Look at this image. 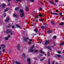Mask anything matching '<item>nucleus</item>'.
Listing matches in <instances>:
<instances>
[{"label":"nucleus","mask_w":64,"mask_h":64,"mask_svg":"<svg viewBox=\"0 0 64 64\" xmlns=\"http://www.w3.org/2000/svg\"><path fill=\"white\" fill-rule=\"evenodd\" d=\"M20 11L21 12V13H22V14L21 15V17H22L23 16H24V13L23 12V10H22V9H20Z\"/></svg>","instance_id":"nucleus-1"},{"label":"nucleus","mask_w":64,"mask_h":64,"mask_svg":"<svg viewBox=\"0 0 64 64\" xmlns=\"http://www.w3.org/2000/svg\"><path fill=\"white\" fill-rule=\"evenodd\" d=\"M34 46H35V45L34 44L32 46V47L30 49V50H29L30 52H33V51H34V50L33 49V48H34Z\"/></svg>","instance_id":"nucleus-2"},{"label":"nucleus","mask_w":64,"mask_h":64,"mask_svg":"<svg viewBox=\"0 0 64 64\" xmlns=\"http://www.w3.org/2000/svg\"><path fill=\"white\" fill-rule=\"evenodd\" d=\"M11 30L10 29H8L6 30V32L7 34H8L10 33V32L11 31Z\"/></svg>","instance_id":"nucleus-3"},{"label":"nucleus","mask_w":64,"mask_h":64,"mask_svg":"<svg viewBox=\"0 0 64 64\" xmlns=\"http://www.w3.org/2000/svg\"><path fill=\"white\" fill-rule=\"evenodd\" d=\"M25 41H27V39H28L29 38L28 37H23Z\"/></svg>","instance_id":"nucleus-4"},{"label":"nucleus","mask_w":64,"mask_h":64,"mask_svg":"<svg viewBox=\"0 0 64 64\" xmlns=\"http://www.w3.org/2000/svg\"><path fill=\"white\" fill-rule=\"evenodd\" d=\"M17 49L18 50H19L20 47H21V46H20V44L18 45L17 46Z\"/></svg>","instance_id":"nucleus-5"},{"label":"nucleus","mask_w":64,"mask_h":64,"mask_svg":"<svg viewBox=\"0 0 64 64\" xmlns=\"http://www.w3.org/2000/svg\"><path fill=\"white\" fill-rule=\"evenodd\" d=\"M27 60L28 61V64H31V60H30V58H28Z\"/></svg>","instance_id":"nucleus-6"},{"label":"nucleus","mask_w":64,"mask_h":64,"mask_svg":"<svg viewBox=\"0 0 64 64\" xmlns=\"http://www.w3.org/2000/svg\"><path fill=\"white\" fill-rule=\"evenodd\" d=\"M46 42H44V44L46 45H47V44H50L48 41L47 40H46Z\"/></svg>","instance_id":"nucleus-7"},{"label":"nucleus","mask_w":64,"mask_h":64,"mask_svg":"<svg viewBox=\"0 0 64 64\" xmlns=\"http://www.w3.org/2000/svg\"><path fill=\"white\" fill-rule=\"evenodd\" d=\"M51 14H52V15H58L59 14V13H53V12H51Z\"/></svg>","instance_id":"nucleus-8"},{"label":"nucleus","mask_w":64,"mask_h":64,"mask_svg":"<svg viewBox=\"0 0 64 64\" xmlns=\"http://www.w3.org/2000/svg\"><path fill=\"white\" fill-rule=\"evenodd\" d=\"M0 46L2 48H5V46L4 44H1Z\"/></svg>","instance_id":"nucleus-9"},{"label":"nucleus","mask_w":64,"mask_h":64,"mask_svg":"<svg viewBox=\"0 0 64 64\" xmlns=\"http://www.w3.org/2000/svg\"><path fill=\"white\" fill-rule=\"evenodd\" d=\"M10 18H8L6 19L5 20V22H9V21Z\"/></svg>","instance_id":"nucleus-10"},{"label":"nucleus","mask_w":64,"mask_h":64,"mask_svg":"<svg viewBox=\"0 0 64 64\" xmlns=\"http://www.w3.org/2000/svg\"><path fill=\"white\" fill-rule=\"evenodd\" d=\"M2 6L3 8H5L6 7V4H3Z\"/></svg>","instance_id":"nucleus-11"},{"label":"nucleus","mask_w":64,"mask_h":64,"mask_svg":"<svg viewBox=\"0 0 64 64\" xmlns=\"http://www.w3.org/2000/svg\"><path fill=\"white\" fill-rule=\"evenodd\" d=\"M38 16H39V17H42L43 16V15L41 14H38Z\"/></svg>","instance_id":"nucleus-12"},{"label":"nucleus","mask_w":64,"mask_h":64,"mask_svg":"<svg viewBox=\"0 0 64 64\" xmlns=\"http://www.w3.org/2000/svg\"><path fill=\"white\" fill-rule=\"evenodd\" d=\"M16 26H17V27H18V28H19L20 29H21V26H20V25L18 24H16Z\"/></svg>","instance_id":"nucleus-13"},{"label":"nucleus","mask_w":64,"mask_h":64,"mask_svg":"<svg viewBox=\"0 0 64 64\" xmlns=\"http://www.w3.org/2000/svg\"><path fill=\"white\" fill-rule=\"evenodd\" d=\"M10 34L11 35H12L13 34V32H12V30H11V31H10Z\"/></svg>","instance_id":"nucleus-14"},{"label":"nucleus","mask_w":64,"mask_h":64,"mask_svg":"<svg viewBox=\"0 0 64 64\" xmlns=\"http://www.w3.org/2000/svg\"><path fill=\"white\" fill-rule=\"evenodd\" d=\"M20 9V8L19 7H18L16 8H15L14 10H18V9Z\"/></svg>","instance_id":"nucleus-15"},{"label":"nucleus","mask_w":64,"mask_h":64,"mask_svg":"<svg viewBox=\"0 0 64 64\" xmlns=\"http://www.w3.org/2000/svg\"><path fill=\"white\" fill-rule=\"evenodd\" d=\"M50 2L52 4H53V5H55V4L52 1L50 0Z\"/></svg>","instance_id":"nucleus-16"},{"label":"nucleus","mask_w":64,"mask_h":64,"mask_svg":"<svg viewBox=\"0 0 64 64\" xmlns=\"http://www.w3.org/2000/svg\"><path fill=\"white\" fill-rule=\"evenodd\" d=\"M8 10H9V8H7L6 10H4V12H7V11Z\"/></svg>","instance_id":"nucleus-17"},{"label":"nucleus","mask_w":64,"mask_h":64,"mask_svg":"<svg viewBox=\"0 0 64 64\" xmlns=\"http://www.w3.org/2000/svg\"><path fill=\"white\" fill-rule=\"evenodd\" d=\"M15 63L16 64H21V63L20 62H19L17 61H16L15 62Z\"/></svg>","instance_id":"nucleus-18"},{"label":"nucleus","mask_w":64,"mask_h":64,"mask_svg":"<svg viewBox=\"0 0 64 64\" xmlns=\"http://www.w3.org/2000/svg\"><path fill=\"white\" fill-rule=\"evenodd\" d=\"M26 11H29V8L28 6L26 7Z\"/></svg>","instance_id":"nucleus-19"},{"label":"nucleus","mask_w":64,"mask_h":64,"mask_svg":"<svg viewBox=\"0 0 64 64\" xmlns=\"http://www.w3.org/2000/svg\"><path fill=\"white\" fill-rule=\"evenodd\" d=\"M4 39L6 40H8V37H6L4 38Z\"/></svg>","instance_id":"nucleus-20"},{"label":"nucleus","mask_w":64,"mask_h":64,"mask_svg":"<svg viewBox=\"0 0 64 64\" xmlns=\"http://www.w3.org/2000/svg\"><path fill=\"white\" fill-rule=\"evenodd\" d=\"M56 56H57V57H61V55H60L59 54H56Z\"/></svg>","instance_id":"nucleus-21"},{"label":"nucleus","mask_w":64,"mask_h":64,"mask_svg":"<svg viewBox=\"0 0 64 64\" xmlns=\"http://www.w3.org/2000/svg\"><path fill=\"white\" fill-rule=\"evenodd\" d=\"M13 16L14 17H16V18H17L18 17V16L17 15H16L15 14H14L13 15Z\"/></svg>","instance_id":"nucleus-22"},{"label":"nucleus","mask_w":64,"mask_h":64,"mask_svg":"<svg viewBox=\"0 0 64 64\" xmlns=\"http://www.w3.org/2000/svg\"><path fill=\"white\" fill-rule=\"evenodd\" d=\"M22 56H24V58H26V56H25V54L24 53L22 54Z\"/></svg>","instance_id":"nucleus-23"},{"label":"nucleus","mask_w":64,"mask_h":64,"mask_svg":"<svg viewBox=\"0 0 64 64\" xmlns=\"http://www.w3.org/2000/svg\"><path fill=\"white\" fill-rule=\"evenodd\" d=\"M63 44H64V42H62V43H60V45H63Z\"/></svg>","instance_id":"nucleus-24"},{"label":"nucleus","mask_w":64,"mask_h":64,"mask_svg":"<svg viewBox=\"0 0 64 64\" xmlns=\"http://www.w3.org/2000/svg\"><path fill=\"white\" fill-rule=\"evenodd\" d=\"M48 33H50L52 32V30H50V31H48L47 32Z\"/></svg>","instance_id":"nucleus-25"},{"label":"nucleus","mask_w":64,"mask_h":64,"mask_svg":"<svg viewBox=\"0 0 64 64\" xmlns=\"http://www.w3.org/2000/svg\"><path fill=\"white\" fill-rule=\"evenodd\" d=\"M44 20H45V19L44 18L40 20V21H43Z\"/></svg>","instance_id":"nucleus-26"},{"label":"nucleus","mask_w":64,"mask_h":64,"mask_svg":"<svg viewBox=\"0 0 64 64\" xmlns=\"http://www.w3.org/2000/svg\"><path fill=\"white\" fill-rule=\"evenodd\" d=\"M48 48L50 50H52V48H50V46H48Z\"/></svg>","instance_id":"nucleus-27"},{"label":"nucleus","mask_w":64,"mask_h":64,"mask_svg":"<svg viewBox=\"0 0 64 64\" xmlns=\"http://www.w3.org/2000/svg\"><path fill=\"white\" fill-rule=\"evenodd\" d=\"M40 53H42V54H44L45 53V52L43 51H42L40 50Z\"/></svg>","instance_id":"nucleus-28"},{"label":"nucleus","mask_w":64,"mask_h":64,"mask_svg":"<svg viewBox=\"0 0 64 64\" xmlns=\"http://www.w3.org/2000/svg\"><path fill=\"white\" fill-rule=\"evenodd\" d=\"M59 14L60 15V16H61V17H62V13L60 12Z\"/></svg>","instance_id":"nucleus-29"},{"label":"nucleus","mask_w":64,"mask_h":64,"mask_svg":"<svg viewBox=\"0 0 64 64\" xmlns=\"http://www.w3.org/2000/svg\"><path fill=\"white\" fill-rule=\"evenodd\" d=\"M44 58H43L42 59H41V60H40V61H42V60H44Z\"/></svg>","instance_id":"nucleus-30"},{"label":"nucleus","mask_w":64,"mask_h":64,"mask_svg":"<svg viewBox=\"0 0 64 64\" xmlns=\"http://www.w3.org/2000/svg\"><path fill=\"white\" fill-rule=\"evenodd\" d=\"M45 28V27H44V26H41V28H42V29H44Z\"/></svg>","instance_id":"nucleus-31"},{"label":"nucleus","mask_w":64,"mask_h":64,"mask_svg":"<svg viewBox=\"0 0 64 64\" xmlns=\"http://www.w3.org/2000/svg\"><path fill=\"white\" fill-rule=\"evenodd\" d=\"M55 11L56 12H59V10H55Z\"/></svg>","instance_id":"nucleus-32"},{"label":"nucleus","mask_w":64,"mask_h":64,"mask_svg":"<svg viewBox=\"0 0 64 64\" xmlns=\"http://www.w3.org/2000/svg\"><path fill=\"white\" fill-rule=\"evenodd\" d=\"M47 54H48V56H50V54L49 53V52H48Z\"/></svg>","instance_id":"nucleus-33"},{"label":"nucleus","mask_w":64,"mask_h":64,"mask_svg":"<svg viewBox=\"0 0 64 64\" xmlns=\"http://www.w3.org/2000/svg\"><path fill=\"white\" fill-rule=\"evenodd\" d=\"M4 17H5L6 16V14L4 13Z\"/></svg>","instance_id":"nucleus-34"},{"label":"nucleus","mask_w":64,"mask_h":64,"mask_svg":"<svg viewBox=\"0 0 64 64\" xmlns=\"http://www.w3.org/2000/svg\"><path fill=\"white\" fill-rule=\"evenodd\" d=\"M48 64H50V59H48Z\"/></svg>","instance_id":"nucleus-35"},{"label":"nucleus","mask_w":64,"mask_h":64,"mask_svg":"<svg viewBox=\"0 0 64 64\" xmlns=\"http://www.w3.org/2000/svg\"><path fill=\"white\" fill-rule=\"evenodd\" d=\"M57 52L58 53H59V54H60L61 52L60 51H58Z\"/></svg>","instance_id":"nucleus-36"},{"label":"nucleus","mask_w":64,"mask_h":64,"mask_svg":"<svg viewBox=\"0 0 64 64\" xmlns=\"http://www.w3.org/2000/svg\"><path fill=\"white\" fill-rule=\"evenodd\" d=\"M37 29H36L34 30V31H35V32H37Z\"/></svg>","instance_id":"nucleus-37"},{"label":"nucleus","mask_w":64,"mask_h":64,"mask_svg":"<svg viewBox=\"0 0 64 64\" xmlns=\"http://www.w3.org/2000/svg\"><path fill=\"white\" fill-rule=\"evenodd\" d=\"M39 9H40V10H41V11H42V8H40Z\"/></svg>","instance_id":"nucleus-38"},{"label":"nucleus","mask_w":64,"mask_h":64,"mask_svg":"<svg viewBox=\"0 0 64 64\" xmlns=\"http://www.w3.org/2000/svg\"><path fill=\"white\" fill-rule=\"evenodd\" d=\"M64 24V23H62L60 24V25H63Z\"/></svg>","instance_id":"nucleus-39"},{"label":"nucleus","mask_w":64,"mask_h":64,"mask_svg":"<svg viewBox=\"0 0 64 64\" xmlns=\"http://www.w3.org/2000/svg\"><path fill=\"white\" fill-rule=\"evenodd\" d=\"M16 2H18V1H21V0H16Z\"/></svg>","instance_id":"nucleus-40"},{"label":"nucleus","mask_w":64,"mask_h":64,"mask_svg":"<svg viewBox=\"0 0 64 64\" xmlns=\"http://www.w3.org/2000/svg\"><path fill=\"white\" fill-rule=\"evenodd\" d=\"M5 50L4 49L3 50H2V52H5Z\"/></svg>","instance_id":"nucleus-41"},{"label":"nucleus","mask_w":64,"mask_h":64,"mask_svg":"<svg viewBox=\"0 0 64 64\" xmlns=\"http://www.w3.org/2000/svg\"><path fill=\"white\" fill-rule=\"evenodd\" d=\"M10 26L11 25H10V24H9L8 27V28H9V27H10Z\"/></svg>","instance_id":"nucleus-42"},{"label":"nucleus","mask_w":64,"mask_h":64,"mask_svg":"<svg viewBox=\"0 0 64 64\" xmlns=\"http://www.w3.org/2000/svg\"><path fill=\"white\" fill-rule=\"evenodd\" d=\"M56 38V36H54V39H55V38Z\"/></svg>","instance_id":"nucleus-43"},{"label":"nucleus","mask_w":64,"mask_h":64,"mask_svg":"<svg viewBox=\"0 0 64 64\" xmlns=\"http://www.w3.org/2000/svg\"><path fill=\"white\" fill-rule=\"evenodd\" d=\"M55 1L56 2H58V0H55Z\"/></svg>","instance_id":"nucleus-44"},{"label":"nucleus","mask_w":64,"mask_h":64,"mask_svg":"<svg viewBox=\"0 0 64 64\" xmlns=\"http://www.w3.org/2000/svg\"><path fill=\"white\" fill-rule=\"evenodd\" d=\"M32 2H34V0H30Z\"/></svg>","instance_id":"nucleus-45"},{"label":"nucleus","mask_w":64,"mask_h":64,"mask_svg":"<svg viewBox=\"0 0 64 64\" xmlns=\"http://www.w3.org/2000/svg\"><path fill=\"white\" fill-rule=\"evenodd\" d=\"M14 26H12V28H14Z\"/></svg>","instance_id":"nucleus-46"},{"label":"nucleus","mask_w":64,"mask_h":64,"mask_svg":"<svg viewBox=\"0 0 64 64\" xmlns=\"http://www.w3.org/2000/svg\"><path fill=\"white\" fill-rule=\"evenodd\" d=\"M35 52H38V50H35Z\"/></svg>","instance_id":"nucleus-47"},{"label":"nucleus","mask_w":64,"mask_h":64,"mask_svg":"<svg viewBox=\"0 0 64 64\" xmlns=\"http://www.w3.org/2000/svg\"><path fill=\"white\" fill-rule=\"evenodd\" d=\"M31 44V42H30L29 43H28V44Z\"/></svg>","instance_id":"nucleus-48"},{"label":"nucleus","mask_w":64,"mask_h":64,"mask_svg":"<svg viewBox=\"0 0 64 64\" xmlns=\"http://www.w3.org/2000/svg\"><path fill=\"white\" fill-rule=\"evenodd\" d=\"M2 53V52H1V51L0 50V54H1ZM0 55H1V54H0Z\"/></svg>","instance_id":"nucleus-49"},{"label":"nucleus","mask_w":64,"mask_h":64,"mask_svg":"<svg viewBox=\"0 0 64 64\" xmlns=\"http://www.w3.org/2000/svg\"><path fill=\"white\" fill-rule=\"evenodd\" d=\"M34 60H37V58H34Z\"/></svg>","instance_id":"nucleus-50"},{"label":"nucleus","mask_w":64,"mask_h":64,"mask_svg":"<svg viewBox=\"0 0 64 64\" xmlns=\"http://www.w3.org/2000/svg\"><path fill=\"white\" fill-rule=\"evenodd\" d=\"M40 56H43V55H42V54H40Z\"/></svg>","instance_id":"nucleus-51"},{"label":"nucleus","mask_w":64,"mask_h":64,"mask_svg":"<svg viewBox=\"0 0 64 64\" xmlns=\"http://www.w3.org/2000/svg\"><path fill=\"white\" fill-rule=\"evenodd\" d=\"M8 38H9V37H10V36H9V35H8Z\"/></svg>","instance_id":"nucleus-52"},{"label":"nucleus","mask_w":64,"mask_h":64,"mask_svg":"<svg viewBox=\"0 0 64 64\" xmlns=\"http://www.w3.org/2000/svg\"><path fill=\"white\" fill-rule=\"evenodd\" d=\"M51 41V40H48V41Z\"/></svg>","instance_id":"nucleus-53"},{"label":"nucleus","mask_w":64,"mask_h":64,"mask_svg":"<svg viewBox=\"0 0 64 64\" xmlns=\"http://www.w3.org/2000/svg\"><path fill=\"white\" fill-rule=\"evenodd\" d=\"M32 39H30V40L29 41H32Z\"/></svg>","instance_id":"nucleus-54"},{"label":"nucleus","mask_w":64,"mask_h":64,"mask_svg":"<svg viewBox=\"0 0 64 64\" xmlns=\"http://www.w3.org/2000/svg\"><path fill=\"white\" fill-rule=\"evenodd\" d=\"M55 62H52V64H54V63Z\"/></svg>","instance_id":"nucleus-55"},{"label":"nucleus","mask_w":64,"mask_h":64,"mask_svg":"<svg viewBox=\"0 0 64 64\" xmlns=\"http://www.w3.org/2000/svg\"><path fill=\"white\" fill-rule=\"evenodd\" d=\"M36 18H37V19H38V16H36Z\"/></svg>","instance_id":"nucleus-56"},{"label":"nucleus","mask_w":64,"mask_h":64,"mask_svg":"<svg viewBox=\"0 0 64 64\" xmlns=\"http://www.w3.org/2000/svg\"><path fill=\"white\" fill-rule=\"evenodd\" d=\"M53 23V22H51V23H52V24Z\"/></svg>","instance_id":"nucleus-57"},{"label":"nucleus","mask_w":64,"mask_h":64,"mask_svg":"<svg viewBox=\"0 0 64 64\" xmlns=\"http://www.w3.org/2000/svg\"><path fill=\"white\" fill-rule=\"evenodd\" d=\"M39 43H40V44H41V42L40 41L39 42Z\"/></svg>","instance_id":"nucleus-58"},{"label":"nucleus","mask_w":64,"mask_h":64,"mask_svg":"<svg viewBox=\"0 0 64 64\" xmlns=\"http://www.w3.org/2000/svg\"><path fill=\"white\" fill-rule=\"evenodd\" d=\"M52 24H53V25H54V24H55V23H53Z\"/></svg>","instance_id":"nucleus-59"},{"label":"nucleus","mask_w":64,"mask_h":64,"mask_svg":"<svg viewBox=\"0 0 64 64\" xmlns=\"http://www.w3.org/2000/svg\"><path fill=\"white\" fill-rule=\"evenodd\" d=\"M8 5H10V4H8Z\"/></svg>","instance_id":"nucleus-60"},{"label":"nucleus","mask_w":64,"mask_h":64,"mask_svg":"<svg viewBox=\"0 0 64 64\" xmlns=\"http://www.w3.org/2000/svg\"><path fill=\"white\" fill-rule=\"evenodd\" d=\"M1 47H0V50H1Z\"/></svg>","instance_id":"nucleus-61"},{"label":"nucleus","mask_w":64,"mask_h":64,"mask_svg":"<svg viewBox=\"0 0 64 64\" xmlns=\"http://www.w3.org/2000/svg\"><path fill=\"white\" fill-rule=\"evenodd\" d=\"M62 19H64V18H62Z\"/></svg>","instance_id":"nucleus-62"},{"label":"nucleus","mask_w":64,"mask_h":64,"mask_svg":"<svg viewBox=\"0 0 64 64\" xmlns=\"http://www.w3.org/2000/svg\"><path fill=\"white\" fill-rule=\"evenodd\" d=\"M10 0H8V1H10Z\"/></svg>","instance_id":"nucleus-63"},{"label":"nucleus","mask_w":64,"mask_h":64,"mask_svg":"<svg viewBox=\"0 0 64 64\" xmlns=\"http://www.w3.org/2000/svg\"><path fill=\"white\" fill-rule=\"evenodd\" d=\"M63 52H64V50H63Z\"/></svg>","instance_id":"nucleus-64"}]
</instances>
